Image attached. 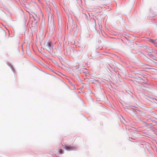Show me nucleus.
Instances as JSON below:
<instances>
[{"label": "nucleus", "instance_id": "nucleus-1", "mask_svg": "<svg viewBox=\"0 0 157 157\" xmlns=\"http://www.w3.org/2000/svg\"><path fill=\"white\" fill-rule=\"evenodd\" d=\"M48 25L49 27L50 32H52L54 29L55 26L54 19L52 17V15L51 13L48 15Z\"/></svg>", "mask_w": 157, "mask_h": 157}, {"label": "nucleus", "instance_id": "nucleus-2", "mask_svg": "<svg viewBox=\"0 0 157 157\" xmlns=\"http://www.w3.org/2000/svg\"><path fill=\"white\" fill-rule=\"evenodd\" d=\"M44 48L47 51L49 52H50L52 49V44L48 42H45L44 44Z\"/></svg>", "mask_w": 157, "mask_h": 157}, {"label": "nucleus", "instance_id": "nucleus-3", "mask_svg": "<svg viewBox=\"0 0 157 157\" xmlns=\"http://www.w3.org/2000/svg\"><path fill=\"white\" fill-rule=\"evenodd\" d=\"M62 146L67 151H70L74 150L75 148V147L71 146V145H62Z\"/></svg>", "mask_w": 157, "mask_h": 157}, {"label": "nucleus", "instance_id": "nucleus-4", "mask_svg": "<svg viewBox=\"0 0 157 157\" xmlns=\"http://www.w3.org/2000/svg\"><path fill=\"white\" fill-rule=\"evenodd\" d=\"M58 22L60 25H61L62 24V20L61 18H59L58 19Z\"/></svg>", "mask_w": 157, "mask_h": 157}, {"label": "nucleus", "instance_id": "nucleus-5", "mask_svg": "<svg viewBox=\"0 0 157 157\" xmlns=\"http://www.w3.org/2000/svg\"><path fill=\"white\" fill-rule=\"evenodd\" d=\"M59 151L60 154H62L63 153V151L61 149L59 148Z\"/></svg>", "mask_w": 157, "mask_h": 157}]
</instances>
